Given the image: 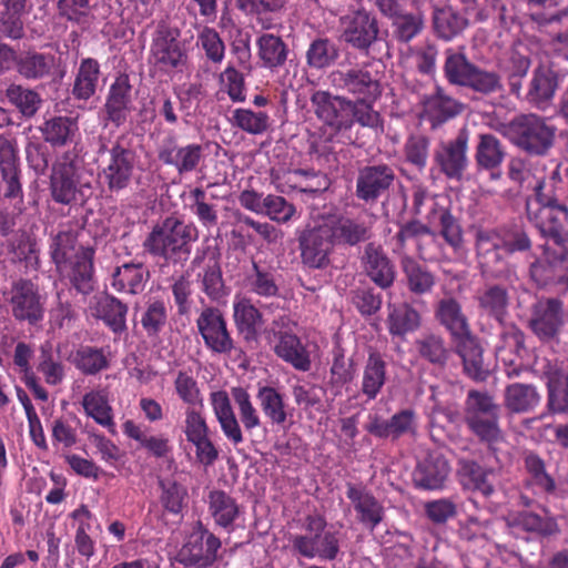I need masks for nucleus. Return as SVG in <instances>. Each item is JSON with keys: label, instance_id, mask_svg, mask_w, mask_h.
Listing matches in <instances>:
<instances>
[{"label": "nucleus", "instance_id": "f257e3e1", "mask_svg": "<svg viewBox=\"0 0 568 568\" xmlns=\"http://www.w3.org/2000/svg\"><path fill=\"white\" fill-rule=\"evenodd\" d=\"M535 199L526 203L527 217L542 237L555 245H568V206L566 192L551 172L548 179L539 181L535 187Z\"/></svg>", "mask_w": 568, "mask_h": 568}, {"label": "nucleus", "instance_id": "f03ea898", "mask_svg": "<svg viewBox=\"0 0 568 568\" xmlns=\"http://www.w3.org/2000/svg\"><path fill=\"white\" fill-rule=\"evenodd\" d=\"M232 396L239 410L240 420L233 412L231 400L225 390L212 392L210 394V403L222 433L234 446H237L244 442L240 423H242L246 433L252 434L255 428L262 425V420L246 389L234 387L232 388Z\"/></svg>", "mask_w": 568, "mask_h": 568}, {"label": "nucleus", "instance_id": "7ed1b4c3", "mask_svg": "<svg viewBox=\"0 0 568 568\" xmlns=\"http://www.w3.org/2000/svg\"><path fill=\"white\" fill-rule=\"evenodd\" d=\"M49 190L52 200L62 205L83 203L90 195L91 181L78 155L63 152L51 166Z\"/></svg>", "mask_w": 568, "mask_h": 568}, {"label": "nucleus", "instance_id": "20e7f679", "mask_svg": "<svg viewBox=\"0 0 568 568\" xmlns=\"http://www.w3.org/2000/svg\"><path fill=\"white\" fill-rule=\"evenodd\" d=\"M196 239L197 230L193 224L170 216L153 227L143 246L150 254L176 263L189 256L190 244Z\"/></svg>", "mask_w": 568, "mask_h": 568}, {"label": "nucleus", "instance_id": "39448f33", "mask_svg": "<svg viewBox=\"0 0 568 568\" xmlns=\"http://www.w3.org/2000/svg\"><path fill=\"white\" fill-rule=\"evenodd\" d=\"M499 418L500 407L493 395L477 389L468 392L464 406L465 424L471 434L493 450L504 440Z\"/></svg>", "mask_w": 568, "mask_h": 568}, {"label": "nucleus", "instance_id": "423d86ee", "mask_svg": "<svg viewBox=\"0 0 568 568\" xmlns=\"http://www.w3.org/2000/svg\"><path fill=\"white\" fill-rule=\"evenodd\" d=\"M556 126L536 114L515 118L506 128V134L515 145L532 155H545L554 145Z\"/></svg>", "mask_w": 568, "mask_h": 568}, {"label": "nucleus", "instance_id": "0eeeda50", "mask_svg": "<svg viewBox=\"0 0 568 568\" xmlns=\"http://www.w3.org/2000/svg\"><path fill=\"white\" fill-rule=\"evenodd\" d=\"M326 520L320 515L307 516L305 519L306 535L291 538L293 549L301 556L313 559L334 560L339 554L338 532L326 530Z\"/></svg>", "mask_w": 568, "mask_h": 568}, {"label": "nucleus", "instance_id": "6e6552de", "mask_svg": "<svg viewBox=\"0 0 568 568\" xmlns=\"http://www.w3.org/2000/svg\"><path fill=\"white\" fill-rule=\"evenodd\" d=\"M7 301L16 321L38 326L44 320L47 298L31 280L19 278L12 282Z\"/></svg>", "mask_w": 568, "mask_h": 568}, {"label": "nucleus", "instance_id": "1a4fd4ad", "mask_svg": "<svg viewBox=\"0 0 568 568\" xmlns=\"http://www.w3.org/2000/svg\"><path fill=\"white\" fill-rule=\"evenodd\" d=\"M221 253L216 246L206 245L197 250L191 262L193 270L199 268L196 274L202 292L213 302H222L230 290L225 285L221 268Z\"/></svg>", "mask_w": 568, "mask_h": 568}, {"label": "nucleus", "instance_id": "9d476101", "mask_svg": "<svg viewBox=\"0 0 568 568\" xmlns=\"http://www.w3.org/2000/svg\"><path fill=\"white\" fill-rule=\"evenodd\" d=\"M108 154L109 159L102 170V178L111 193H119L132 181L136 154L123 136L112 144Z\"/></svg>", "mask_w": 568, "mask_h": 568}, {"label": "nucleus", "instance_id": "9b49d317", "mask_svg": "<svg viewBox=\"0 0 568 568\" xmlns=\"http://www.w3.org/2000/svg\"><path fill=\"white\" fill-rule=\"evenodd\" d=\"M302 262L311 268H324L335 245L324 217L307 225L298 236Z\"/></svg>", "mask_w": 568, "mask_h": 568}, {"label": "nucleus", "instance_id": "f8f14e48", "mask_svg": "<svg viewBox=\"0 0 568 568\" xmlns=\"http://www.w3.org/2000/svg\"><path fill=\"white\" fill-rule=\"evenodd\" d=\"M328 80L336 91L349 94L355 100H377L382 94L378 78L366 67L334 70L329 73Z\"/></svg>", "mask_w": 568, "mask_h": 568}, {"label": "nucleus", "instance_id": "ddd939ff", "mask_svg": "<svg viewBox=\"0 0 568 568\" xmlns=\"http://www.w3.org/2000/svg\"><path fill=\"white\" fill-rule=\"evenodd\" d=\"M468 141V132L460 130L453 140L438 144L434 153V161L446 178L456 181L463 179L469 165Z\"/></svg>", "mask_w": 568, "mask_h": 568}, {"label": "nucleus", "instance_id": "4468645a", "mask_svg": "<svg viewBox=\"0 0 568 568\" xmlns=\"http://www.w3.org/2000/svg\"><path fill=\"white\" fill-rule=\"evenodd\" d=\"M196 327L205 346L212 353L230 355L235 349L226 321L219 308H203L196 320Z\"/></svg>", "mask_w": 568, "mask_h": 568}, {"label": "nucleus", "instance_id": "2eb2a0df", "mask_svg": "<svg viewBox=\"0 0 568 568\" xmlns=\"http://www.w3.org/2000/svg\"><path fill=\"white\" fill-rule=\"evenodd\" d=\"M221 541L212 532L200 528L193 531L176 554V560L186 567L206 568L217 559Z\"/></svg>", "mask_w": 568, "mask_h": 568}, {"label": "nucleus", "instance_id": "dca6fc26", "mask_svg": "<svg viewBox=\"0 0 568 568\" xmlns=\"http://www.w3.org/2000/svg\"><path fill=\"white\" fill-rule=\"evenodd\" d=\"M179 31L160 27L151 44V61L160 70L169 72L186 62V52L179 41Z\"/></svg>", "mask_w": 568, "mask_h": 568}, {"label": "nucleus", "instance_id": "f3484780", "mask_svg": "<svg viewBox=\"0 0 568 568\" xmlns=\"http://www.w3.org/2000/svg\"><path fill=\"white\" fill-rule=\"evenodd\" d=\"M203 156L202 145L191 143L181 146L174 134L166 135L158 146L159 160L166 165L175 168L180 174L194 171Z\"/></svg>", "mask_w": 568, "mask_h": 568}, {"label": "nucleus", "instance_id": "a211bd4d", "mask_svg": "<svg viewBox=\"0 0 568 568\" xmlns=\"http://www.w3.org/2000/svg\"><path fill=\"white\" fill-rule=\"evenodd\" d=\"M394 180L395 171L390 165H366L358 171L355 194L365 203H375L390 187Z\"/></svg>", "mask_w": 568, "mask_h": 568}, {"label": "nucleus", "instance_id": "6ab92c4d", "mask_svg": "<svg viewBox=\"0 0 568 568\" xmlns=\"http://www.w3.org/2000/svg\"><path fill=\"white\" fill-rule=\"evenodd\" d=\"M364 274L379 288L393 286L396 278V267L382 245L369 242L364 246L359 257Z\"/></svg>", "mask_w": 568, "mask_h": 568}, {"label": "nucleus", "instance_id": "aec40b11", "mask_svg": "<svg viewBox=\"0 0 568 568\" xmlns=\"http://www.w3.org/2000/svg\"><path fill=\"white\" fill-rule=\"evenodd\" d=\"M378 33L376 17L365 10H358L344 20L343 38L358 50H368L377 40Z\"/></svg>", "mask_w": 568, "mask_h": 568}, {"label": "nucleus", "instance_id": "412c9836", "mask_svg": "<svg viewBox=\"0 0 568 568\" xmlns=\"http://www.w3.org/2000/svg\"><path fill=\"white\" fill-rule=\"evenodd\" d=\"M564 325L562 302L557 298L538 301L534 306L530 326L540 339L554 338Z\"/></svg>", "mask_w": 568, "mask_h": 568}, {"label": "nucleus", "instance_id": "4be33fe9", "mask_svg": "<svg viewBox=\"0 0 568 568\" xmlns=\"http://www.w3.org/2000/svg\"><path fill=\"white\" fill-rule=\"evenodd\" d=\"M476 252L484 272L499 274L506 264L501 235L494 230H478L476 232Z\"/></svg>", "mask_w": 568, "mask_h": 568}, {"label": "nucleus", "instance_id": "5701e85b", "mask_svg": "<svg viewBox=\"0 0 568 568\" xmlns=\"http://www.w3.org/2000/svg\"><path fill=\"white\" fill-rule=\"evenodd\" d=\"M552 248L548 243L544 247L545 263L548 268L544 267L542 262L536 261L530 266L531 276L539 283H546L557 276L559 283L568 288V245H556Z\"/></svg>", "mask_w": 568, "mask_h": 568}, {"label": "nucleus", "instance_id": "b1692460", "mask_svg": "<svg viewBox=\"0 0 568 568\" xmlns=\"http://www.w3.org/2000/svg\"><path fill=\"white\" fill-rule=\"evenodd\" d=\"M336 244L357 245L372 236V222L343 216L324 217Z\"/></svg>", "mask_w": 568, "mask_h": 568}, {"label": "nucleus", "instance_id": "393cba45", "mask_svg": "<svg viewBox=\"0 0 568 568\" xmlns=\"http://www.w3.org/2000/svg\"><path fill=\"white\" fill-rule=\"evenodd\" d=\"M346 496L351 500L359 523L374 529L383 520V506L365 486L347 484Z\"/></svg>", "mask_w": 568, "mask_h": 568}, {"label": "nucleus", "instance_id": "a878e982", "mask_svg": "<svg viewBox=\"0 0 568 568\" xmlns=\"http://www.w3.org/2000/svg\"><path fill=\"white\" fill-rule=\"evenodd\" d=\"M108 120L122 125L132 111V87L128 75H120L111 84L105 102Z\"/></svg>", "mask_w": 568, "mask_h": 568}, {"label": "nucleus", "instance_id": "bb28decb", "mask_svg": "<svg viewBox=\"0 0 568 568\" xmlns=\"http://www.w3.org/2000/svg\"><path fill=\"white\" fill-rule=\"evenodd\" d=\"M428 0H410V10L404 11L392 21L394 38L403 43L410 42L419 36L426 22L425 4Z\"/></svg>", "mask_w": 568, "mask_h": 568}, {"label": "nucleus", "instance_id": "cd10ccee", "mask_svg": "<svg viewBox=\"0 0 568 568\" xmlns=\"http://www.w3.org/2000/svg\"><path fill=\"white\" fill-rule=\"evenodd\" d=\"M435 316L449 332L453 343L473 334L462 305L453 297H444L437 303Z\"/></svg>", "mask_w": 568, "mask_h": 568}, {"label": "nucleus", "instance_id": "c85d7f7f", "mask_svg": "<svg viewBox=\"0 0 568 568\" xmlns=\"http://www.w3.org/2000/svg\"><path fill=\"white\" fill-rule=\"evenodd\" d=\"M449 470V465L443 456L432 454L417 463L413 480L417 487L429 490L438 489L443 487Z\"/></svg>", "mask_w": 568, "mask_h": 568}, {"label": "nucleus", "instance_id": "c756f323", "mask_svg": "<svg viewBox=\"0 0 568 568\" xmlns=\"http://www.w3.org/2000/svg\"><path fill=\"white\" fill-rule=\"evenodd\" d=\"M58 68L55 55L37 51L19 54L17 72L27 80H42L53 77Z\"/></svg>", "mask_w": 568, "mask_h": 568}, {"label": "nucleus", "instance_id": "7c9ffc66", "mask_svg": "<svg viewBox=\"0 0 568 568\" xmlns=\"http://www.w3.org/2000/svg\"><path fill=\"white\" fill-rule=\"evenodd\" d=\"M541 395L532 384L510 383L503 394V405L511 414L532 412L540 403Z\"/></svg>", "mask_w": 568, "mask_h": 568}, {"label": "nucleus", "instance_id": "2f4dec72", "mask_svg": "<svg viewBox=\"0 0 568 568\" xmlns=\"http://www.w3.org/2000/svg\"><path fill=\"white\" fill-rule=\"evenodd\" d=\"M454 345L463 361L465 374L475 381H485L489 369L484 364L483 349L477 338L471 334L454 342Z\"/></svg>", "mask_w": 568, "mask_h": 568}, {"label": "nucleus", "instance_id": "473e14b6", "mask_svg": "<svg viewBox=\"0 0 568 568\" xmlns=\"http://www.w3.org/2000/svg\"><path fill=\"white\" fill-rule=\"evenodd\" d=\"M43 140L53 148L71 144L78 132V119L69 115H54L40 126Z\"/></svg>", "mask_w": 568, "mask_h": 568}, {"label": "nucleus", "instance_id": "72a5a7b5", "mask_svg": "<svg viewBox=\"0 0 568 568\" xmlns=\"http://www.w3.org/2000/svg\"><path fill=\"white\" fill-rule=\"evenodd\" d=\"M274 352L280 358L291 364L297 371L307 372L311 369L312 362L310 353L302 344L301 339L294 334L280 332Z\"/></svg>", "mask_w": 568, "mask_h": 568}, {"label": "nucleus", "instance_id": "f704fd0d", "mask_svg": "<svg viewBox=\"0 0 568 568\" xmlns=\"http://www.w3.org/2000/svg\"><path fill=\"white\" fill-rule=\"evenodd\" d=\"M424 111L427 116L437 123H443L460 114L464 104L455 98L448 95L442 88L426 95L424 101Z\"/></svg>", "mask_w": 568, "mask_h": 568}, {"label": "nucleus", "instance_id": "c9c22d12", "mask_svg": "<svg viewBox=\"0 0 568 568\" xmlns=\"http://www.w3.org/2000/svg\"><path fill=\"white\" fill-rule=\"evenodd\" d=\"M386 362L377 352H369L362 375L361 392L368 400H373L381 393L386 383Z\"/></svg>", "mask_w": 568, "mask_h": 568}, {"label": "nucleus", "instance_id": "e433bc0d", "mask_svg": "<svg viewBox=\"0 0 568 568\" xmlns=\"http://www.w3.org/2000/svg\"><path fill=\"white\" fill-rule=\"evenodd\" d=\"M149 271L141 263H126L114 270L112 287L121 293L139 294L144 290Z\"/></svg>", "mask_w": 568, "mask_h": 568}, {"label": "nucleus", "instance_id": "4c0bfd02", "mask_svg": "<svg viewBox=\"0 0 568 568\" xmlns=\"http://www.w3.org/2000/svg\"><path fill=\"white\" fill-rule=\"evenodd\" d=\"M311 103L316 116L329 126H341L339 111L351 106V100L345 97H334L327 91H315Z\"/></svg>", "mask_w": 568, "mask_h": 568}, {"label": "nucleus", "instance_id": "58836bf2", "mask_svg": "<svg viewBox=\"0 0 568 568\" xmlns=\"http://www.w3.org/2000/svg\"><path fill=\"white\" fill-rule=\"evenodd\" d=\"M235 2L239 10L254 16L262 29L272 30L278 24L274 16L284 9L286 0H235Z\"/></svg>", "mask_w": 568, "mask_h": 568}, {"label": "nucleus", "instance_id": "ea45409f", "mask_svg": "<svg viewBox=\"0 0 568 568\" xmlns=\"http://www.w3.org/2000/svg\"><path fill=\"white\" fill-rule=\"evenodd\" d=\"M257 55L264 68L275 70L285 64L290 49L280 36L263 33L256 39Z\"/></svg>", "mask_w": 568, "mask_h": 568}, {"label": "nucleus", "instance_id": "a19ab883", "mask_svg": "<svg viewBox=\"0 0 568 568\" xmlns=\"http://www.w3.org/2000/svg\"><path fill=\"white\" fill-rule=\"evenodd\" d=\"M93 254L91 248L80 247L75 258L69 262V281L79 293L84 295L93 290Z\"/></svg>", "mask_w": 568, "mask_h": 568}, {"label": "nucleus", "instance_id": "79ce46f5", "mask_svg": "<svg viewBox=\"0 0 568 568\" xmlns=\"http://www.w3.org/2000/svg\"><path fill=\"white\" fill-rule=\"evenodd\" d=\"M122 428L124 435L138 442L153 457L164 458L171 453L169 439L163 436L150 435L143 425L129 419L123 423Z\"/></svg>", "mask_w": 568, "mask_h": 568}, {"label": "nucleus", "instance_id": "37998d69", "mask_svg": "<svg viewBox=\"0 0 568 568\" xmlns=\"http://www.w3.org/2000/svg\"><path fill=\"white\" fill-rule=\"evenodd\" d=\"M508 526L523 531L532 532L541 537L552 536L558 532L556 520L546 515L524 510L508 517Z\"/></svg>", "mask_w": 568, "mask_h": 568}, {"label": "nucleus", "instance_id": "c03bdc74", "mask_svg": "<svg viewBox=\"0 0 568 568\" xmlns=\"http://www.w3.org/2000/svg\"><path fill=\"white\" fill-rule=\"evenodd\" d=\"M100 79V64L95 59H82L75 73L72 95L87 101L95 94Z\"/></svg>", "mask_w": 568, "mask_h": 568}, {"label": "nucleus", "instance_id": "a18cd8bd", "mask_svg": "<svg viewBox=\"0 0 568 568\" xmlns=\"http://www.w3.org/2000/svg\"><path fill=\"white\" fill-rule=\"evenodd\" d=\"M257 403L266 419L272 425L282 426L286 423L288 414L284 395L271 386L258 387Z\"/></svg>", "mask_w": 568, "mask_h": 568}, {"label": "nucleus", "instance_id": "49530a36", "mask_svg": "<svg viewBox=\"0 0 568 568\" xmlns=\"http://www.w3.org/2000/svg\"><path fill=\"white\" fill-rule=\"evenodd\" d=\"M557 87L558 82L555 71L548 67L539 65L534 70L527 98L537 105L545 104L552 99Z\"/></svg>", "mask_w": 568, "mask_h": 568}, {"label": "nucleus", "instance_id": "de8ad7c7", "mask_svg": "<svg viewBox=\"0 0 568 568\" xmlns=\"http://www.w3.org/2000/svg\"><path fill=\"white\" fill-rule=\"evenodd\" d=\"M82 407L87 416L111 433H114L115 424L112 407L104 390L95 389L88 392L82 398Z\"/></svg>", "mask_w": 568, "mask_h": 568}, {"label": "nucleus", "instance_id": "09e8293b", "mask_svg": "<svg viewBox=\"0 0 568 568\" xmlns=\"http://www.w3.org/2000/svg\"><path fill=\"white\" fill-rule=\"evenodd\" d=\"M429 223H437L439 235L454 250L458 251L463 246V230L457 219L446 207H435L427 215Z\"/></svg>", "mask_w": 568, "mask_h": 568}, {"label": "nucleus", "instance_id": "8fccbe9b", "mask_svg": "<svg viewBox=\"0 0 568 568\" xmlns=\"http://www.w3.org/2000/svg\"><path fill=\"white\" fill-rule=\"evenodd\" d=\"M475 67L462 50L445 51L444 74L449 83L465 87Z\"/></svg>", "mask_w": 568, "mask_h": 568}, {"label": "nucleus", "instance_id": "3c124183", "mask_svg": "<svg viewBox=\"0 0 568 568\" xmlns=\"http://www.w3.org/2000/svg\"><path fill=\"white\" fill-rule=\"evenodd\" d=\"M433 19L436 34L446 41L462 33L468 24L467 19L452 7L435 10Z\"/></svg>", "mask_w": 568, "mask_h": 568}, {"label": "nucleus", "instance_id": "603ef678", "mask_svg": "<svg viewBox=\"0 0 568 568\" xmlns=\"http://www.w3.org/2000/svg\"><path fill=\"white\" fill-rule=\"evenodd\" d=\"M4 95L9 103L27 119L34 116L42 104V99L36 90L20 84H10L6 89Z\"/></svg>", "mask_w": 568, "mask_h": 568}, {"label": "nucleus", "instance_id": "864d4df0", "mask_svg": "<svg viewBox=\"0 0 568 568\" xmlns=\"http://www.w3.org/2000/svg\"><path fill=\"white\" fill-rule=\"evenodd\" d=\"M97 314L114 333L126 329L128 306L114 296H102L97 304Z\"/></svg>", "mask_w": 568, "mask_h": 568}, {"label": "nucleus", "instance_id": "5fc2aeb1", "mask_svg": "<svg viewBox=\"0 0 568 568\" xmlns=\"http://www.w3.org/2000/svg\"><path fill=\"white\" fill-rule=\"evenodd\" d=\"M475 159L478 166L481 169H497L500 166L505 159L504 146L494 134H479Z\"/></svg>", "mask_w": 568, "mask_h": 568}, {"label": "nucleus", "instance_id": "6e6d98bb", "mask_svg": "<svg viewBox=\"0 0 568 568\" xmlns=\"http://www.w3.org/2000/svg\"><path fill=\"white\" fill-rule=\"evenodd\" d=\"M339 57V50L328 38L314 39L305 53L306 64L311 69L322 70L332 65Z\"/></svg>", "mask_w": 568, "mask_h": 568}, {"label": "nucleus", "instance_id": "4d7b16f0", "mask_svg": "<svg viewBox=\"0 0 568 568\" xmlns=\"http://www.w3.org/2000/svg\"><path fill=\"white\" fill-rule=\"evenodd\" d=\"M479 308L487 315L501 321L506 313L509 296L501 285H488L476 295Z\"/></svg>", "mask_w": 568, "mask_h": 568}, {"label": "nucleus", "instance_id": "13d9d810", "mask_svg": "<svg viewBox=\"0 0 568 568\" xmlns=\"http://www.w3.org/2000/svg\"><path fill=\"white\" fill-rule=\"evenodd\" d=\"M0 4L3 7L0 14L3 32L11 39L22 38V16L27 12L28 0H0Z\"/></svg>", "mask_w": 568, "mask_h": 568}, {"label": "nucleus", "instance_id": "bf43d9fd", "mask_svg": "<svg viewBox=\"0 0 568 568\" xmlns=\"http://www.w3.org/2000/svg\"><path fill=\"white\" fill-rule=\"evenodd\" d=\"M72 364L85 375H95L109 367V358L103 348L82 345L73 354Z\"/></svg>", "mask_w": 568, "mask_h": 568}, {"label": "nucleus", "instance_id": "052dcab7", "mask_svg": "<svg viewBox=\"0 0 568 568\" xmlns=\"http://www.w3.org/2000/svg\"><path fill=\"white\" fill-rule=\"evenodd\" d=\"M209 508L212 517L219 526H231L239 517L240 509L235 499L225 491L214 490L209 496Z\"/></svg>", "mask_w": 568, "mask_h": 568}, {"label": "nucleus", "instance_id": "680f3d73", "mask_svg": "<svg viewBox=\"0 0 568 568\" xmlns=\"http://www.w3.org/2000/svg\"><path fill=\"white\" fill-rule=\"evenodd\" d=\"M388 311L387 324L392 335L402 336L419 326V314L410 305H389Z\"/></svg>", "mask_w": 568, "mask_h": 568}, {"label": "nucleus", "instance_id": "e2e57ef3", "mask_svg": "<svg viewBox=\"0 0 568 568\" xmlns=\"http://www.w3.org/2000/svg\"><path fill=\"white\" fill-rule=\"evenodd\" d=\"M233 317L239 331L246 335H254L263 324L261 312L245 297H235Z\"/></svg>", "mask_w": 568, "mask_h": 568}, {"label": "nucleus", "instance_id": "0e129e2a", "mask_svg": "<svg viewBox=\"0 0 568 568\" xmlns=\"http://www.w3.org/2000/svg\"><path fill=\"white\" fill-rule=\"evenodd\" d=\"M230 122L233 126L248 134L261 135L268 130L270 115L266 112L239 108L232 112Z\"/></svg>", "mask_w": 568, "mask_h": 568}, {"label": "nucleus", "instance_id": "69168bd1", "mask_svg": "<svg viewBox=\"0 0 568 568\" xmlns=\"http://www.w3.org/2000/svg\"><path fill=\"white\" fill-rule=\"evenodd\" d=\"M402 267L407 278L408 288L415 294H425L432 291L435 285V276L413 257L405 256L402 260Z\"/></svg>", "mask_w": 568, "mask_h": 568}, {"label": "nucleus", "instance_id": "338daca9", "mask_svg": "<svg viewBox=\"0 0 568 568\" xmlns=\"http://www.w3.org/2000/svg\"><path fill=\"white\" fill-rule=\"evenodd\" d=\"M525 467L528 473L527 486L534 487L537 493H554L556 488L555 480L546 471L545 463L538 455L529 453L525 457Z\"/></svg>", "mask_w": 568, "mask_h": 568}, {"label": "nucleus", "instance_id": "774afa93", "mask_svg": "<svg viewBox=\"0 0 568 568\" xmlns=\"http://www.w3.org/2000/svg\"><path fill=\"white\" fill-rule=\"evenodd\" d=\"M491 470H487L475 462H466L460 469L462 483L465 487L479 491L488 497L494 493V485L489 477Z\"/></svg>", "mask_w": 568, "mask_h": 568}]
</instances>
